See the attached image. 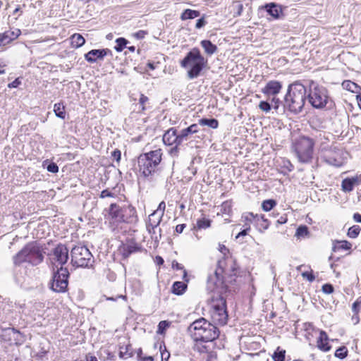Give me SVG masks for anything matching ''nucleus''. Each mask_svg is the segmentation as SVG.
<instances>
[{
	"label": "nucleus",
	"instance_id": "obj_1",
	"mask_svg": "<svg viewBox=\"0 0 361 361\" xmlns=\"http://www.w3.org/2000/svg\"><path fill=\"white\" fill-rule=\"evenodd\" d=\"M238 269V266L232 257H222L218 261L214 274L208 277L209 288L220 293L226 291L228 288L227 283L235 281L233 277L237 275Z\"/></svg>",
	"mask_w": 361,
	"mask_h": 361
},
{
	"label": "nucleus",
	"instance_id": "obj_2",
	"mask_svg": "<svg viewBox=\"0 0 361 361\" xmlns=\"http://www.w3.org/2000/svg\"><path fill=\"white\" fill-rule=\"evenodd\" d=\"M188 331L196 341H212L217 338L219 335L217 327L207 322L204 318H200L192 322L188 326Z\"/></svg>",
	"mask_w": 361,
	"mask_h": 361
},
{
	"label": "nucleus",
	"instance_id": "obj_3",
	"mask_svg": "<svg viewBox=\"0 0 361 361\" xmlns=\"http://www.w3.org/2000/svg\"><path fill=\"white\" fill-rule=\"evenodd\" d=\"M207 63V61L202 56L199 49L194 48L180 61V66L188 69V75L192 79L200 74Z\"/></svg>",
	"mask_w": 361,
	"mask_h": 361
},
{
	"label": "nucleus",
	"instance_id": "obj_4",
	"mask_svg": "<svg viewBox=\"0 0 361 361\" xmlns=\"http://www.w3.org/2000/svg\"><path fill=\"white\" fill-rule=\"evenodd\" d=\"M161 156L160 149L140 155L137 160L140 172L145 177L151 175L161 162Z\"/></svg>",
	"mask_w": 361,
	"mask_h": 361
},
{
	"label": "nucleus",
	"instance_id": "obj_5",
	"mask_svg": "<svg viewBox=\"0 0 361 361\" xmlns=\"http://www.w3.org/2000/svg\"><path fill=\"white\" fill-rule=\"evenodd\" d=\"M71 263L76 267H90L94 263L92 253L83 245H76L71 251Z\"/></svg>",
	"mask_w": 361,
	"mask_h": 361
},
{
	"label": "nucleus",
	"instance_id": "obj_6",
	"mask_svg": "<svg viewBox=\"0 0 361 361\" xmlns=\"http://www.w3.org/2000/svg\"><path fill=\"white\" fill-rule=\"evenodd\" d=\"M314 145L313 140L307 137H300L295 142L293 149L300 162L307 163L312 159Z\"/></svg>",
	"mask_w": 361,
	"mask_h": 361
},
{
	"label": "nucleus",
	"instance_id": "obj_7",
	"mask_svg": "<svg viewBox=\"0 0 361 361\" xmlns=\"http://www.w3.org/2000/svg\"><path fill=\"white\" fill-rule=\"evenodd\" d=\"M211 317L214 323L225 325L228 321L226 299L219 297L214 299L212 304Z\"/></svg>",
	"mask_w": 361,
	"mask_h": 361
},
{
	"label": "nucleus",
	"instance_id": "obj_8",
	"mask_svg": "<svg viewBox=\"0 0 361 361\" xmlns=\"http://www.w3.org/2000/svg\"><path fill=\"white\" fill-rule=\"evenodd\" d=\"M69 276V272L66 268L61 267L57 270L54 271L52 279L50 281V288L56 293H64L66 291Z\"/></svg>",
	"mask_w": 361,
	"mask_h": 361
},
{
	"label": "nucleus",
	"instance_id": "obj_9",
	"mask_svg": "<svg viewBox=\"0 0 361 361\" xmlns=\"http://www.w3.org/2000/svg\"><path fill=\"white\" fill-rule=\"evenodd\" d=\"M305 96L302 92H286L284 99L290 111L295 114L300 112L305 104Z\"/></svg>",
	"mask_w": 361,
	"mask_h": 361
},
{
	"label": "nucleus",
	"instance_id": "obj_10",
	"mask_svg": "<svg viewBox=\"0 0 361 361\" xmlns=\"http://www.w3.org/2000/svg\"><path fill=\"white\" fill-rule=\"evenodd\" d=\"M68 259V250L64 245H57L50 255L51 263L56 267H61L67 262Z\"/></svg>",
	"mask_w": 361,
	"mask_h": 361
},
{
	"label": "nucleus",
	"instance_id": "obj_11",
	"mask_svg": "<svg viewBox=\"0 0 361 361\" xmlns=\"http://www.w3.org/2000/svg\"><path fill=\"white\" fill-rule=\"evenodd\" d=\"M27 262L32 265L40 264L44 259V255L40 247L36 243H30L27 244Z\"/></svg>",
	"mask_w": 361,
	"mask_h": 361
},
{
	"label": "nucleus",
	"instance_id": "obj_12",
	"mask_svg": "<svg viewBox=\"0 0 361 361\" xmlns=\"http://www.w3.org/2000/svg\"><path fill=\"white\" fill-rule=\"evenodd\" d=\"M309 102L315 108H322L328 100V96L325 92H309Z\"/></svg>",
	"mask_w": 361,
	"mask_h": 361
},
{
	"label": "nucleus",
	"instance_id": "obj_13",
	"mask_svg": "<svg viewBox=\"0 0 361 361\" xmlns=\"http://www.w3.org/2000/svg\"><path fill=\"white\" fill-rule=\"evenodd\" d=\"M180 134H177L176 130L173 128L169 129L163 135V142L165 145L178 146L182 144L183 141Z\"/></svg>",
	"mask_w": 361,
	"mask_h": 361
},
{
	"label": "nucleus",
	"instance_id": "obj_14",
	"mask_svg": "<svg viewBox=\"0 0 361 361\" xmlns=\"http://www.w3.org/2000/svg\"><path fill=\"white\" fill-rule=\"evenodd\" d=\"M360 184H361V173L345 178L342 181L341 187L344 192H349L353 190L355 186H357Z\"/></svg>",
	"mask_w": 361,
	"mask_h": 361
},
{
	"label": "nucleus",
	"instance_id": "obj_15",
	"mask_svg": "<svg viewBox=\"0 0 361 361\" xmlns=\"http://www.w3.org/2000/svg\"><path fill=\"white\" fill-rule=\"evenodd\" d=\"M262 9L266 11V12L274 19H279L283 13L281 6L274 2L264 4L262 6Z\"/></svg>",
	"mask_w": 361,
	"mask_h": 361
},
{
	"label": "nucleus",
	"instance_id": "obj_16",
	"mask_svg": "<svg viewBox=\"0 0 361 361\" xmlns=\"http://www.w3.org/2000/svg\"><path fill=\"white\" fill-rule=\"evenodd\" d=\"M85 60L90 63H94L104 60L102 49H92L85 54Z\"/></svg>",
	"mask_w": 361,
	"mask_h": 361
},
{
	"label": "nucleus",
	"instance_id": "obj_17",
	"mask_svg": "<svg viewBox=\"0 0 361 361\" xmlns=\"http://www.w3.org/2000/svg\"><path fill=\"white\" fill-rule=\"evenodd\" d=\"M162 217L163 216L157 214L155 212L152 213L149 216V221L147 224V228L149 233L152 232V230L153 231V233H156V229L161 221Z\"/></svg>",
	"mask_w": 361,
	"mask_h": 361
},
{
	"label": "nucleus",
	"instance_id": "obj_18",
	"mask_svg": "<svg viewBox=\"0 0 361 361\" xmlns=\"http://www.w3.org/2000/svg\"><path fill=\"white\" fill-rule=\"evenodd\" d=\"M328 340L329 338L326 333L324 331H320L319 336L317 339L318 348L324 352L330 350L331 345L329 344Z\"/></svg>",
	"mask_w": 361,
	"mask_h": 361
},
{
	"label": "nucleus",
	"instance_id": "obj_19",
	"mask_svg": "<svg viewBox=\"0 0 361 361\" xmlns=\"http://www.w3.org/2000/svg\"><path fill=\"white\" fill-rule=\"evenodd\" d=\"M30 250H27V244L20 250L19 251L15 256L13 257V263L16 266H19L23 262H27V253Z\"/></svg>",
	"mask_w": 361,
	"mask_h": 361
},
{
	"label": "nucleus",
	"instance_id": "obj_20",
	"mask_svg": "<svg viewBox=\"0 0 361 361\" xmlns=\"http://www.w3.org/2000/svg\"><path fill=\"white\" fill-rule=\"evenodd\" d=\"M198 126V124L194 123L190 125L189 127L183 129L179 133L180 136V139H181L183 142L187 140L190 135L197 133L199 131Z\"/></svg>",
	"mask_w": 361,
	"mask_h": 361
},
{
	"label": "nucleus",
	"instance_id": "obj_21",
	"mask_svg": "<svg viewBox=\"0 0 361 361\" xmlns=\"http://www.w3.org/2000/svg\"><path fill=\"white\" fill-rule=\"evenodd\" d=\"M20 33L21 32L19 29H15L14 30H7L1 34L4 37V43H6V45L11 42L13 40L17 39Z\"/></svg>",
	"mask_w": 361,
	"mask_h": 361
},
{
	"label": "nucleus",
	"instance_id": "obj_22",
	"mask_svg": "<svg viewBox=\"0 0 361 361\" xmlns=\"http://www.w3.org/2000/svg\"><path fill=\"white\" fill-rule=\"evenodd\" d=\"M200 44L202 47L204 49L205 53L209 56L214 54L217 51V47L216 45L214 44L209 39H204L202 40L200 42Z\"/></svg>",
	"mask_w": 361,
	"mask_h": 361
},
{
	"label": "nucleus",
	"instance_id": "obj_23",
	"mask_svg": "<svg viewBox=\"0 0 361 361\" xmlns=\"http://www.w3.org/2000/svg\"><path fill=\"white\" fill-rule=\"evenodd\" d=\"M324 159V161L329 165H332L336 167H339L343 165L342 159L338 157L336 153H335V154L325 156Z\"/></svg>",
	"mask_w": 361,
	"mask_h": 361
},
{
	"label": "nucleus",
	"instance_id": "obj_24",
	"mask_svg": "<svg viewBox=\"0 0 361 361\" xmlns=\"http://www.w3.org/2000/svg\"><path fill=\"white\" fill-rule=\"evenodd\" d=\"M310 83L308 81L297 80L292 83H290L288 86L287 90H307V84Z\"/></svg>",
	"mask_w": 361,
	"mask_h": 361
},
{
	"label": "nucleus",
	"instance_id": "obj_25",
	"mask_svg": "<svg viewBox=\"0 0 361 361\" xmlns=\"http://www.w3.org/2000/svg\"><path fill=\"white\" fill-rule=\"evenodd\" d=\"M109 215L116 220H121L123 218V214H121V210L118 205L116 204H111L109 207Z\"/></svg>",
	"mask_w": 361,
	"mask_h": 361
},
{
	"label": "nucleus",
	"instance_id": "obj_26",
	"mask_svg": "<svg viewBox=\"0 0 361 361\" xmlns=\"http://www.w3.org/2000/svg\"><path fill=\"white\" fill-rule=\"evenodd\" d=\"M200 12L199 11L196 10H192V9H185L184 11L181 13L180 19L182 20H185L188 19H194L198 16H200Z\"/></svg>",
	"mask_w": 361,
	"mask_h": 361
},
{
	"label": "nucleus",
	"instance_id": "obj_27",
	"mask_svg": "<svg viewBox=\"0 0 361 361\" xmlns=\"http://www.w3.org/2000/svg\"><path fill=\"white\" fill-rule=\"evenodd\" d=\"M71 45L73 47L79 48L82 47L85 43V38L78 33H75L71 36Z\"/></svg>",
	"mask_w": 361,
	"mask_h": 361
},
{
	"label": "nucleus",
	"instance_id": "obj_28",
	"mask_svg": "<svg viewBox=\"0 0 361 361\" xmlns=\"http://www.w3.org/2000/svg\"><path fill=\"white\" fill-rule=\"evenodd\" d=\"M119 357L122 359H128L133 355L132 347L130 345L120 346Z\"/></svg>",
	"mask_w": 361,
	"mask_h": 361
},
{
	"label": "nucleus",
	"instance_id": "obj_29",
	"mask_svg": "<svg viewBox=\"0 0 361 361\" xmlns=\"http://www.w3.org/2000/svg\"><path fill=\"white\" fill-rule=\"evenodd\" d=\"M351 247V243L347 240H338L334 243L333 250L335 252L340 250H349Z\"/></svg>",
	"mask_w": 361,
	"mask_h": 361
},
{
	"label": "nucleus",
	"instance_id": "obj_30",
	"mask_svg": "<svg viewBox=\"0 0 361 361\" xmlns=\"http://www.w3.org/2000/svg\"><path fill=\"white\" fill-rule=\"evenodd\" d=\"M187 288V285L182 281H176L173 283L172 289L173 293L176 295H181L183 294L185 289Z\"/></svg>",
	"mask_w": 361,
	"mask_h": 361
},
{
	"label": "nucleus",
	"instance_id": "obj_31",
	"mask_svg": "<svg viewBox=\"0 0 361 361\" xmlns=\"http://www.w3.org/2000/svg\"><path fill=\"white\" fill-rule=\"evenodd\" d=\"M199 125L202 126H207L213 129L218 128V121L214 118H202L199 121Z\"/></svg>",
	"mask_w": 361,
	"mask_h": 361
},
{
	"label": "nucleus",
	"instance_id": "obj_32",
	"mask_svg": "<svg viewBox=\"0 0 361 361\" xmlns=\"http://www.w3.org/2000/svg\"><path fill=\"white\" fill-rule=\"evenodd\" d=\"M282 87L283 85L281 82L278 80H270L262 90H281Z\"/></svg>",
	"mask_w": 361,
	"mask_h": 361
},
{
	"label": "nucleus",
	"instance_id": "obj_33",
	"mask_svg": "<svg viewBox=\"0 0 361 361\" xmlns=\"http://www.w3.org/2000/svg\"><path fill=\"white\" fill-rule=\"evenodd\" d=\"M210 226L211 221L205 218H202L197 220L196 226L194 227V229H196V228L198 229H206L210 227Z\"/></svg>",
	"mask_w": 361,
	"mask_h": 361
},
{
	"label": "nucleus",
	"instance_id": "obj_34",
	"mask_svg": "<svg viewBox=\"0 0 361 361\" xmlns=\"http://www.w3.org/2000/svg\"><path fill=\"white\" fill-rule=\"evenodd\" d=\"M64 109V106L61 104H55L54 106V111L56 116L59 118H64L66 116Z\"/></svg>",
	"mask_w": 361,
	"mask_h": 361
},
{
	"label": "nucleus",
	"instance_id": "obj_35",
	"mask_svg": "<svg viewBox=\"0 0 361 361\" xmlns=\"http://www.w3.org/2000/svg\"><path fill=\"white\" fill-rule=\"evenodd\" d=\"M128 40L123 37H119L116 39V45L114 47L116 51L120 52L123 50L128 44Z\"/></svg>",
	"mask_w": 361,
	"mask_h": 361
},
{
	"label": "nucleus",
	"instance_id": "obj_36",
	"mask_svg": "<svg viewBox=\"0 0 361 361\" xmlns=\"http://www.w3.org/2000/svg\"><path fill=\"white\" fill-rule=\"evenodd\" d=\"M286 350L279 347L272 355L274 361H284Z\"/></svg>",
	"mask_w": 361,
	"mask_h": 361
},
{
	"label": "nucleus",
	"instance_id": "obj_37",
	"mask_svg": "<svg viewBox=\"0 0 361 361\" xmlns=\"http://www.w3.org/2000/svg\"><path fill=\"white\" fill-rule=\"evenodd\" d=\"M276 202L274 200H267L262 202V208L264 212H269L274 207H275Z\"/></svg>",
	"mask_w": 361,
	"mask_h": 361
},
{
	"label": "nucleus",
	"instance_id": "obj_38",
	"mask_svg": "<svg viewBox=\"0 0 361 361\" xmlns=\"http://www.w3.org/2000/svg\"><path fill=\"white\" fill-rule=\"evenodd\" d=\"M309 233L308 228L306 226H300L298 228L296 231L295 235L298 238H304L306 237Z\"/></svg>",
	"mask_w": 361,
	"mask_h": 361
},
{
	"label": "nucleus",
	"instance_id": "obj_39",
	"mask_svg": "<svg viewBox=\"0 0 361 361\" xmlns=\"http://www.w3.org/2000/svg\"><path fill=\"white\" fill-rule=\"evenodd\" d=\"M342 87L345 90H354L357 88V85L350 80H345L342 82Z\"/></svg>",
	"mask_w": 361,
	"mask_h": 361
},
{
	"label": "nucleus",
	"instance_id": "obj_40",
	"mask_svg": "<svg viewBox=\"0 0 361 361\" xmlns=\"http://www.w3.org/2000/svg\"><path fill=\"white\" fill-rule=\"evenodd\" d=\"M360 228L358 226H353L348 229V235L350 238H355L360 233Z\"/></svg>",
	"mask_w": 361,
	"mask_h": 361
},
{
	"label": "nucleus",
	"instance_id": "obj_41",
	"mask_svg": "<svg viewBox=\"0 0 361 361\" xmlns=\"http://www.w3.org/2000/svg\"><path fill=\"white\" fill-rule=\"evenodd\" d=\"M348 350L345 346L338 348L335 352V356L340 359H343L347 356Z\"/></svg>",
	"mask_w": 361,
	"mask_h": 361
},
{
	"label": "nucleus",
	"instance_id": "obj_42",
	"mask_svg": "<svg viewBox=\"0 0 361 361\" xmlns=\"http://www.w3.org/2000/svg\"><path fill=\"white\" fill-rule=\"evenodd\" d=\"M170 326V322L167 321H161L158 325L157 334H164L165 330Z\"/></svg>",
	"mask_w": 361,
	"mask_h": 361
},
{
	"label": "nucleus",
	"instance_id": "obj_43",
	"mask_svg": "<svg viewBox=\"0 0 361 361\" xmlns=\"http://www.w3.org/2000/svg\"><path fill=\"white\" fill-rule=\"evenodd\" d=\"M221 211L225 214H229L231 212V204L229 202H224L221 204Z\"/></svg>",
	"mask_w": 361,
	"mask_h": 361
},
{
	"label": "nucleus",
	"instance_id": "obj_44",
	"mask_svg": "<svg viewBox=\"0 0 361 361\" xmlns=\"http://www.w3.org/2000/svg\"><path fill=\"white\" fill-rule=\"evenodd\" d=\"M165 209H166V204L164 201H162L159 203L158 208L154 212L157 213V214H160L161 216H164Z\"/></svg>",
	"mask_w": 361,
	"mask_h": 361
},
{
	"label": "nucleus",
	"instance_id": "obj_45",
	"mask_svg": "<svg viewBox=\"0 0 361 361\" xmlns=\"http://www.w3.org/2000/svg\"><path fill=\"white\" fill-rule=\"evenodd\" d=\"M233 7L234 10H236L235 15L240 16L242 14L243 10V5L239 2L235 3L233 4Z\"/></svg>",
	"mask_w": 361,
	"mask_h": 361
},
{
	"label": "nucleus",
	"instance_id": "obj_46",
	"mask_svg": "<svg viewBox=\"0 0 361 361\" xmlns=\"http://www.w3.org/2000/svg\"><path fill=\"white\" fill-rule=\"evenodd\" d=\"M243 218L245 221L252 222L256 218H258V214L254 215L253 213L248 212L243 214Z\"/></svg>",
	"mask_w": 361,
	"mask_h": 361
},
{
	"label": "nucleus",
	"instance_id": "obj_47",
	"mask_svg": "<svg viewBox=\"0 0 361 361\" xmlns=\"http://www.w3.org/2000/svg\"><path fill=\"white\" fill-rule=\"evenodd\" d=\"M47 170L49 171V172H51V173H57L59 171V167L58 166L56 165V164L54 163V162H51V163H49L47 166Z\"/></svg>",
	"mask_w": 361,
	"mask_h": 361
},
{
	"label": "nucleus",
	"instance_id": "obj_48",
	"mask_svg": "<svg viewBox=\"0 0 361 361\" xmlns=\"http://www.w3.org/2000/svg\"><path fill=\"white\" fill-rule=\"evenodd\" d=\"M259 109L265 112H269L271 109V106L267 102L262 101L259 104Z\"/></svg>",
	"mask_w": 361,
	"mask_h": 361
},
{
	"label": "nucleus",
	"instance_id": "obj_49",
	"mask_svg": "<svg viewBox=\"0 0 361 361\" xmlns=\"http://www.w3.org/2000/svg\"><path fill=\"white\" fill-rule=\"evenodd\" d=\"M148 101V98L143 95L142 94H139V104L140 105L141 109H145V104Z\"/></svg>",
	"mask_w": 361,
	"mask_h": 361
},
{
	"label": "nucleus",
	"instance_id": "obj_50",
	"mask_svg": "<svg viewBox=\"0 0 361 361\" xmlns=\"http://www.w3.org/2000/svg\"><path fill=\"white\" fill-rule=\"evenodd\" d=\"M304 81H308L310 83L307 84V90H318V86L312 80H304Z\"/></svg>",
	"mask_w": 361,
	"mask_h": 361
},
{
	"label": "nucleus",
	"instance_id": "obj_51",
	"mask_svg": "<svg viewBox=\"0 0 361 361\" xmlns=\"http://www.w3.org/2000/svg\"><path fill=\"white\" fill-rule=\"evenodd\" d=\"M206 24H207V21L204 19V16H202V18H199L197 20L195 27L197 29H200V28L203 27L204 26H205Z\"/></svg>",
	"mask_w": 361,
	"mask_h": 361
},
{
	"label": "nucleus",
	"instance_id": "obj_52",
	"mask_svg": "<svg viewBox=\"0 0 361 361\" xmlns=\"http://www.w3.org/2000/svg\"><path fill=\"white\" fill-rule=\"evenodd\" d=\"M21 79L20 78H16L15 80H13L12 82H10L8 84V88H18L19 85L21 84Z\"/></svg>",
	"mask_w": 361,
	"mask_h": 361
},
{
	"label": "nucleus",
	"instance_id": "obj_53",
	"mask_svg": "<svg viewBox=\"0 0 361 361\" xmlns=\"http://www.w3.org/2000/svg\"><path fill=\"white\" fill-rule=\"evenodd\" d=\"M301 275L304 279H307L310 282H312L315 279L314 276L308 271H304Z\"/></svg>",
	"mask_w": 361,
	"mask_h": 361
},
{
	"label": "nucleus",
	"instance_id": "obj_54",
	"mask_svg": "<svg viewBox=\"0 0 361 361\" xmlns=\"http://www.w3.org/2000/svg\"><path fill=\"white\" fill-rule=\"evenodd\" d=\"M322 290L324 293H325L326 294H330V293H333L334 288L331 284H324L322 286Z\"/></svg>",
	"mask_w": 361,
	"mask_h": 361
},
{
	"label": "nucleus",
	"instance_id": "obj_55",
	"mask_svg": "<svg viewBox=\"0 0 361 361\" xmlns=\"http://www.w3.org/2000/svg\"><path fill=\"white\" fill-rule=\"evenodd\" d=\"M146 34H147V32H145L144 30H139V31L136 32L135 33H134L133 36L135 38H137V39H141L145 37Z\"/></svg>",
	"mask_w": 361,
	"mask_h": 361
},
{
	"label": "nucleus",
	"instance_id": "obj_56",
	"mask_svg": "<svg viewBox=\"0 0 361 361\" xmlns=\"http://www.w3.org/2000/svg\"><path fill=\"white\" fill-rule=\"evenodd\" d=\"M114 197V194L109 190H104L100 194L101 198L111 197Z\"/></svg>",
	"mask_w": 361,
	"mask_h": 361
},
{
	"label": "nucleus",
	"instance_id": "obj_57",
	"mask_svg": "<svg viewBox=\"0 0 361 361\" xmlns=\"http://www.w3.org/2000/svg\"><path fill=\"white\" fill-rule=\"evenodd\" d=\"M126 250L129 254H131L139 250V247L136 245H129L127 246Z\"/></svg>",
	"mask_w": 361,
	"mask_h": 361
},
{
	"label": "nucleus",
	"instance_id": "obj_58",
	"mask_svg": "<svg viewBox=\"0 0 361 361\" xmlns=\"http://www.w3.org/2000/svg\"><path fill=\"white\" fill-rule=\"evenodd\" d=\"M112 157L117 161L118 162L121 159V153L119 150L116 149V150H114L112 154Z\"/></svg>",
	"mask_w": 361,
	"mask_h": 361
},
{
	"label": "nucleus",
	"instance_id": "obj_59",
	"mask_svg": "<svg viewBox=\"0 0 361 361\" xmlns=\"http://www.w3.org/2000/svg\"><path fill=\"white\" fill-rule=\"evenodd\" d=\"M219 251L223 254V255H224L223 257H228L227 254L229 253V251H228V248L225 245H219Z\"/></svg>",
	"mask_w": 361,
	"mask_h": 361
},
{
	"label": "nucleus",
	"instance_id": "obj_60",
	"mask_svg": "<svg viewBox=\"0 0 361 361\" xmlns=\"http://www.w3.org/2000/svg\"><path fill=\"white\" fill-rule=\"evenodd\" d=\"M102 54H103L104 58L105 56H113L112 51L108 48L102 49Z\"/></svg>",
	"mask_w": 361,
	"mask_h": 361
},
{
	"label": "nucleus",
	"instance_id": "obj_61",
	"mask_svg": "<svg viewBox=\"0 0 361 361\" xmlns=\"http://www.w3.org/2000/svg\"><path fill=\"white\" fill-rule=\"evenodd\" d=\"M169 153L171 156L173 157H176V156H178V146H176V145H175V146L173 147H172L170 150H169Z\"/></svg>",
	"mask_w": 361,
	"mask_h": 361
},
{
	"label": "nucleus",
	"instance_id": "obj_62",
	"mask_svg": "<svg viewBox=\"0 0 361 361\" xmlns=\"http://www.w3.org/2000/svg\"><path fill=\"white\" fill-rule=\"evenodd\" d=\"M250 227L248 226L247 228H246L245 229L243 230L242 231H240L235 237L236 239H238L239 238H240L241 236H245L247 234V231H250Z\"/></svg>",
	"mask_w": 361,
	"mask_h": 361
},
{
	"label": "nucleus",
	"instance_id": "obj_63",
	"mask_svg": "<svg viewBox=\"0 0 361 361\" xmlns=\"http://www.w3.org/2000/svg\"><path fill=\"white\" fill-rule=\"evenodd\" d=\"M172 267H173V269H176L178 270L183 269V266L181 264H179L178 262H177L176 261H173L172 262Z\"/></svg>",
	"mask_w": 361,
	"mask_h": 361
},
{
	"label": "nucleus",
	"instance_id": "obj_64",
	"mask_svg": "<svg viewBox=\"0 0 361 361\" xmlns=\"http://www.w3.org/2000/svg\"><path fill=\"white\" fill-rule=\"evenodd\" d=\"M185 224H178L176 227V231L178 233H181L183 231V229L185 228Z\"/></svg>",
	"mask_w": 361,
	"mask_h": 361
}]
</instances>
